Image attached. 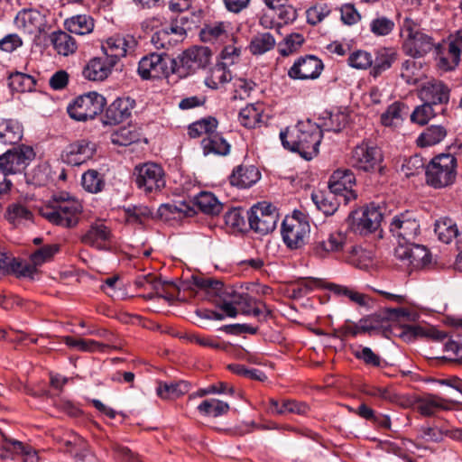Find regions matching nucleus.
<instances>
[{"label": "nucleus", "instance_id": "1", "mask_svg": "<svg viewBox=\"0 0 462 462\" xmlns=\"http://www.w3.org/2000/svg\"><path fill=\"white\" fill-rule=\"evenodd\" d=\"M280 139L284 148L299 152L306 160H311L319 153L322 130L318 125L307 121L298 124L291 132L281 131Z\"/></svg>", "mask_w": 462, "mask_h": 462}, {"label": "nucleus", "instance_id": "2", "mask_svg": "<svg viewBox=\"0 0 462 462\" xmlns=\"http://www.w3.org/2000/svg\"><path fill=\"white\" fill-rule=\"evenodd\" d=\"M81 212V203L69 195L56 196L40 209L41 216L50 223L67 228L78 225Z\"/></svg>", "mask_w": 462, "mask_h": 462}, {"label": "nucleus", "instance_id": "3", "mask_svg": "<svg viewBox=\"0 0 462 462\" xmlns=\"http://www.w3.org/2000/svg\"><path fill=\"white\" fill-rule=\"evenodd\" d=\"M194 284L203 289L208 297H217L216 304L226 313V316L236 318L238 314L237 306L246 293H241L232 286H225L220 281L210 278L193 277Z\"/></svg>", "mask_w": 462, "mask_h": 462}, {"label": "nucleus", "instance_id": "4", "mask_svg": "<svg viewBox=\"0 0 462 462\" xmlns=\"http://www.w3.org/2000/svg\"><path fill=\"white\" fill-rule=\"evenodd\" d=\"M457 177V159L449 153L435 156L426 168V182L442 189L452 185Z\"/></svg>", "mask_w": 462, "mask_h": 462}, {"label": "nucleus", "instance_id": "5", "mask_svg": "<svg viewBox=\"0 0 462 462\" xmlns=\"http://www.w3.org/2000/svg\"><path fill=\"white\" fill-rule=\"evenodd\" d=\"M383 155L381 149L375 144L363 141L351 152V165L365 172H374L382 171Z\"/></svg>", "mask_w": 462, "mask_h": 462}, {"label": "nucleus", "instance_id": "6", "mask_svg": "<svg viewBox=\"0 0 462 462\" xmlns=\"http://www.w3.org/2000/svg\"><path fill=\"white\" fill-rule=\"evenodd\" d=\"M134 176L137 188L145 193L161 191L166 185L163 169L154 162L136 165Z\"/></svg>", "mask_w": 462, "mask_h": 462}, {"label": "nucleus", "instance_id": "7", "mask_svg": "<svg viewBox=\"0 0 462 462\" xmlns=\"http://www.w3.org/2000/svg\"><path fill=\"white\" fill-rule=\"evenodd\" d=\"M105 106L106 98L102 95L97 92H88L78 97L68 106V113L71 118L77 121H87L100 114Z\"/></svg>", "mask_w": 462, "mask_h": 462}, {"label": "nucleus", "instance_id": "8", "mask_svg": "<svg viewBox=\"0 0 462 462\" xmlns=\"http://www.w3.org/2000/svg\"><path fill=\"white\" fill-rule=\"evenodd\" d=\"M462 56V28L451 33L447 43L436 46L438 67L448 71L458 66Z\"/></svg>", "mask_w": 462, "mask_h": 462}, {"label": "nucleus", "instance_id": "9", "mask_svg": "<svg viewBox=\"0 0 462 462\" xmlns=\"http://www.w3.org/2000/svg\"><path fill=\"white\" fill-rule=\"evenodd\" d=\"M34 158L32 146L19 145L0 156V171L5 176L23 173Z\"/></svg>", "mask_w": 462, "mask_h": 462}, {"label": "nucleus", "instance_id": "10", "mask_svg": "<svg viewBox=\"0 0 462 462\" xmlns=\"http://www.w3.org/2000/svg\"><path fill=\"white\" fill-rule=\"evenodd\" d=\"M310 226L305 217L293 215L286 217L282 226V236L285 245L291 249L304 245L310 236Z\"/></svg>", "mask_w": 462, "mask_h": 462}, {"label": "nucleus", "instance_id": "11", "mask_svg": "<svg viewBox=\"0 0 462 462\" xmlns=\"http://www.w3.org/2000/svg\"><path fill=\"white\" fill-rule=\"evenodd\" d=\"M210 58L209 50L207 47H193L185 51L180 57L176 65H172L171 74H177L180 78H185L198 69L204 68Z\"/></svg>", "mask_w": 462, "mask_h": 462}, {"label": "nucleus", "instance_id": "12", "mask_svg": "<svg viewBox=\"0 0 462 462\" xmlns=\"http://www.w3.org/2000/svg\"><path fill=\"white\" fill-rule=\"evenodd\" d=\"M247 215L250 227L261 235L273 231L278 221L275 207L266 201L253 206Z\"/></svg>", "mask_w": 462, "mask_h": 462}, {"label": "nucleus", "instance_id": "13", "mask_svg": "<svg viewBox=\"0 0 462 462\" xmlns=\"http://www.w3.org/2000/svg\"><path fill=\"white\" fill-rule=\"evenodd\" d=\"M347 245V235L335 230L319 240L315 241L310 247L311 254L319 259L337 258L345 252Z\"/></svg>", "mask_w": 462, "mask_h": 462}, {"label": "nucleus", "instance_id": "14", "mask_svg": "<svg viewBox=\"0 0 462 462\" xmlns=\"http://www.w3.org/2000/svg\"><path fill=\"white\" fill-rule=\"evenodd\" d=\"M176 60L162 54L152 53L141 59L138 64V74L143 79H161L169 77Z\"/></svg>", "mask_w": 462, "mask_h": 462}, {"label": "nucleus", "instance_id": "15", "mask_svg": "<svg viewBox=\"0 0 462 462\" xmlns=\"http://www.w3.org/2000/svg\"><path fill=\"white\" fill-rule=\"evenodd\" d=\"M390 231L399 244H408L419 236L420 225L413 213L406 211L393 217Z\"/></svg>", "mask_w": 462, "mask_h": 462}, {"label": "nucleus", "instance_id": "16", "mask_svg": "<svg viewBox=\"0 0 462 462\" xmlns=\"http://www.w3.org/2000/svg\"><path fill=\"white\" fill-rule=\"evenodd\" d=\"M394 254L404 265L411 269H421L431 261L430 254L425 246L412 243H400L395 248Z\"/></svg>", "mask_w": 462, "mask_h": 462}, {"label": "nucleus", "instance_id": "17", "mask_svg": "<svg viewBox=\"0 0 462 462\" xmlns=\"http://www.w3.org/2000/svg\"><path fill=\"white\" fill-rule=\"evenodd\" d=\"M80 241L97 250L108 251L115 243V237L109 226L102 221H97L81 236Z\"/></svg>", "mask_w": 462, "mask_h": 462}, {"label": "nucleus", "instance_id": "18", "mask_svg": "<svg viewBox=\"0 0 462 462\" xmlns=\"http://www.w3.org/2000/svg\"><path fill=\"white\" fill-rule=\"evenodd\" d=\"M137 46V40L131 34L115 35L108 38L102 45L106 58L111 64H116L120 58L134 51Z\"/></svg>", "mask_w": 462, "mask_h": 462}, {"label": "nucleus", "instance_id": "19", "mask_svg": "<svg viewBox=\"0 0 462 462\" xmlns=\"http://www.w3.org/2000/svg\"><path fill=\"white\" fill-rule=\"evenodd\" d=\"M382 219L383 214L379 208L371 204L351 217L350 226L355 233L367 235L378 229Z\"/></svg>", "mask_w": 462, "mask_h": 462}, {"label": "nucleus", "instance_id": "20", "mask_svg": "<svg viewBox=\"0 0 462 462\" xmlns=\"http://www.w3.org/2000/svg\"><path fill=\"white\" fill-rule=\"evenodd\" d=\"M96 144L87 139H79L68 144L61 152V161L71 166H79L92 158Z\"/></svg>", "mask_w": 462, "mask_h": 462}, {"label": "nucleus", "instance_id": "21", "mask_svg": "<svg viewBox=\"0 0 462 462\" xmlns=\"http://www.w3.org/2000/svg\"><path fill=\"white\" fill-rule=\"evenodd\" d=\"M356 185V178L350 170H337L331 175L328 181V189L335 196L342 197L345 203H348L356 198L353 189Z\"/></svg>", "mask_w": 462, "mask_h": 462}, {"label": "nucleus", "instance_id": "22", "mask_svg": "<svg viewBox=\"0 0 462 462\" xmlns=\"http://www.w3.org/2000/svg\"><path fill=\"white\" fill-rule=\"evenodd\" d=\"M324 69L323 62L314 55H306L295 60L288 71V76L293 79H316Z\"/></svg>", "mask_w": 462, "mask_h": 462}, {"label": "nucleus", "instance_id": "23", "mask_svg": "<svg viewBox=\"0 0 462 462\" xmlns=\"http://www.w3.org/2000/svg\"><path fill=\"white\" fill-rule=\"evenodd\" d=\"M49 13V10L44 7H41L40 9H23L18 13L15 21L17 25L21 27L24 32L36 34L45 30L47 24L46 17Z\"/></svg>", "mask_w": 462, "mask_h": 462}, {"label": "nucleus", "instance_id": "24", "mask_svg": "<svg viewBox=\"0 0 462 462\" xmlns=\"http://www.w3.org/2000/svg\"><path fill=\"white\" fill-rule=\"evenodd\" d=\"M434 39L423 31L402 42L403 52L413 58H421L433 49L436 50Z\"/></svg>", "mask_w": 462, "mask_h": 462}, {"label": "nucleus", "instance_id": "25", "mask_svg": "<svg viewBox=\"0 0 462 462\" xmlns=\"http://www.w3.org/2000/svg\"><path fill=\"white\" fill-rule=\"evenodd\" d=\"M134 100L130 97H118L106 109L103 123L118 125L128 119L134 106Z\"/></svg>", "mask_w": 462, "mask_h": 462}, {"label": "nucleus", "instance_id": "26", "mask_svg": "<svg viewBox=\"0 0 462 462\" xmlns=\"http://www.w3.org/2000/svg\"><path fill=\"white\" fill-rule=\"evenodd\" d=\"M420 97L430 105L446 104L449 100V88L441 81H429L420 88Z\"/></svg>", "mask_w": 462, "mask_h": 462}, {"label": "nucleus", "instance_id": "27", "mask_svg": "<svg viewBox=\"0 0 462 462\" xmlns=\"http://www.w3.org/2000/svg\"><path fill=\"white\" fill-rule=\"evenodd\" d=\"M261 174L253 165H239L234 169L229 177L232 186L246 189L255 184L260 180Z\"/></svg>", "mask_w": 462, "mask_h": 462}, {"label": "nucleus", "instance_id": "28", "mask_svg": "<svg viewBox=\"0 0 462 462\" xmlns=\"http://www.w3.org/2000/svg\"><path fill=\"white\" fill-rule=\"evenodd\" d=\"M114 66L106 58H93L85 66L83 76L88 80L102 81L108 77Z\"/></svg>", "mask_w": 462, "mask_h": 462}, {"label": "nucleus", "instance_id": "29", "mask_svg": "<svg viewBox=\"0 0 462 462\" xmlns=\"http://www.w3.org/2000/svg\"><path fill=\"white\" fill-rule=\"evenodd\" d=\"M450 402V401L436 394H425L419 396L416 410L421 415L429 417L434 415L439 410L449 409Z\"/></svg>", "mask_w": 462, "mask_h": 462}, {"label": "nucleus", "instance_id": "30", "mask_svg": "<svg viewBox=\"0 0 462 462\" xmlns=\"http://www.w3.org/2000/svg\"><path fill=\"white\" fill-rule=\"evenodd\" d=\"M309 411V406L304 402L285 399L281 402L274 399L270 400L269 411L272 414L285 415L288 413H294L298 415H306Z\"/></svg>", "mask_w": 462, "mask_h": 462}, {"label": "nucleus", "instance_id": "31", "mask_svg": "<svg viewBox=\"0 0 462 462\" xmlns=\"http://www.w3.org/2000/svg\"><path fill=\"white\" fill-rule=\"evenodd\" d=\"M161 218L169 220L171 218L191 217L195 214V210L186 201H177L174 203L162 204L157 210Z\"/></svg>", "mask_w": 462, "mask_h": 462}, {"label": "nucleus", "instance_id": "32", "mask_svg": "<svg viewBox=\"0 0 462 462\" xmlns=\"http://www.w3.org/2000/svg\"><path fill=\"white\" fill-rule=\"evenodd\" d=\"M161 218L169 220L171 218L191 217L195 214V210L186 201H177L174 203L162 204L157 210Z\"/></svg>", "mask_w": 462, "mask_h": 462}, {"label": "nucleus", "instance_id": "33", "mask_svg": "<svg viewBox=\"0 0 462 462\" xmlns=\"http://www.w3.org/2000/svg\"><path fill=\"white\" fill-rule=\"evenodd\" d=\"M51 42L57 53L62 56L71 55L78 49L76 40L63 31L53 32L51 34Z\"/></svg>", "mask_w": 462, "mask_h": 462}, {"label": "nucleus", "instance_id": "34", "mask_svg": "<svg viewBox=\"0 0 462 462\" xmlns=\"http://www.w3.org/2000/svg\"><path fill=\"white\" fill-rule=\"evenodd\" d=\"M193 204L207 215H218L223 209V204L211 192L201 191L193 199Z\"/></svg>", "mask_w": 462, "mask_h": 462}, {"label": "nucleus", "instance_id": "35", "mask_svg": "<svg viewBox=\"0 0 462 462\" xmlns=\"http://www.w3.org/2000/svg\"><path fill=\"white\" fill-rule=\"evenodd\" d=\"M23 137V127L14 120L0 119V143L4 144H15Z\"/></svg>", "mask_w": 462, "mask_h": 462}, {"label": "nucleus", "instance_id": "36", "mask_svg": "<svg viewBox=\"0 0 462 462\" xmlns=\"http://www.w3.org/2000/svg\"><path fill=\"white\" fill-rule=\"evenodd\" d=\"M408 115V106L402 102H393L381 116V123L387 127H397L402 125Z\"/></svg>", "mask_w": 462, "mask_h": 462}, {"label": "nucleus", "instance_id": "37", "mask_svg": "<svg viewBox=\"0 0 462 462\" xmlns=\"http://www.w3.org/2000/svg\"><path fill=\"white\" fill-rule=\"evenodd\" d=\"M201 146L205 155H226L230 152V144L220 134L215 132H212L208 136L202 139Z\"/></svg>", "mask_w": 462, "mask_h": 462}, {"label": "nucleus", "instance_id": "38", "mask_svg": "<svg viewBox=\"0 0 462 462\" xmlns=\"http://www.w3.org/2000/svg\"><path fill=\"white\" fill-rule=\"evenodd\" d=\"M238 312L240 311L244 315L254 316L259 321L266 319L270 311L266 308L265 304L249 296L247 293L245 295L241 302L236 307Z\"/></svg>", "mask_w": 462, "mask_h": 462}, {"label": "nucleus", "instance_id": "39", "mask_svg": "<svg viewBox=\"0 0 462 462\" xmlns=\"http://www.w3.org/2000/svg\"><path fill=\"white\" fill-rule=\"evenodd\" d=\"M65 29L75 34L85 35L94 29V20L87 14H77L64 21Z\"/></svg>", "mask_w": 462, "mask_h": 462}, {"label": "nucleus", "instance_id": "40", "mask_svg": "<svg viewBox=\"0 0 462 462\" xmlns=\"http://www.w3.org/2000/svg\"><path fill=\"white\" fill-rule=\"evenodd\" d=\"M232 79L233 77L227 66L219 62L210 69L205 79V84L212 89H217Z\"/></svg>", "mask_w": 462, "mask_h": 462}, {"label": "nucleus", "instance_id": "41", "mask_svg": "<svg viewBox=\"0 0 462 462\" xmlns=\"http://www.w3.org/2000/svg\"><path fill=\"white\" fill-rule=\"evenodd\" d=\"M63 342L68 346L83 352H106L107 349L116 348L109 344H102L93 339L74 338L69 336L64 337Z\"/></svg>", "mask_w": 462, "mask_h": 462}, {"label": "nucleus", "instance_id": "42", "mask_svg": "<svg viewBox=\"0 0 462 462\" xmlns=\"http://www.w3.org/2000/svg\"><path fill=\"white\" fill-rule=\"evenodd\" d=\"M321 119L325 131L339 132L347 125L348 115L341 109H336L324 112Z\"/></svg>", "mask_w": 462, "mask_h": 462}, {"label": "nucleus", "instance_id": "43", "mask_svg": "<svg viewBox=\"0 0 462 462\" xmlns=\"http://www.w3.org/2000/svg\"><path fill=\"white\" fill-rule=\"evenodd\" d=\"M405 341H411L417 336H427L436 341H442L447 338V334L443 331L438 330L435 328H430L427 331L419 326H402V331L399 335Z\"/></svg>", "mask_w": 462, "mask_h": 462}, {"label": "nucleus", "instance_id": "44", "mask_svg": "<svg viewBox=\"0 0 462 462\" xmlns=\"http://www.w3.org/2000/svg\"><path fill=\"white\" fill-rule=\"evenodd\" d=\"M326 288L335 296L337 297H346L351 302L358 305V306H365L367 304V296L364 293H361L356 291L353 288L340 285L337 283H328Z\"/></svg>", "mask_w": 462, "mask_h": 462}, {"label": "nucleus", "instance_id": "45", "mask_svg": "<svg viewBox=\"0 0 462 462\" xmlns=\"http://www.w3.org/2000/svg\"><path fill=\"white\" fill-rule=\"evenodd\" d=\"M374 254L361 246H353L345 256V262L359 269H367L373 263Z\"/></svg>", "mask_w": 462, "mask_h": 462}, {"label": "nucleus", "instance_id": "46", "mask_svg": "<svg viewBox=\"0 0 462 462\" xmlns=\"http://www.w3.org/2000/svg\"><path fill=\"white\" fill-rule=\"evenodd\" d=\"M447 135V130L442 125H433L424 129L417 138L420 147H428L439 143Z\"/></svg>", "mask_w": 462, "mask_h": 462}, {"label": "nucleus", "instance_id": "47", "mask_svg": "<svg viewBox=\"0 0 462 462\" xmlns=\"http://www.w3.org/2000/svg\"><path fill=\"white\" fill-rule=\"evenodd\" d=\"M400 36L403 41L421 32V20L414 17L413 14L406 13L403 15L399 14Z\"/></svg>", "mask_w": 462, "mask_h": 462}, {"label": "nucleus", "instance_id": "48", "mask_svg": "<svg viewBox=\"0 0 462 462\" xmlns=\"http://www.w3.org/2000/svg\"><path fill=\"white\" fill-rule=\"evenodd\" d=\"M231 30L230 23L214 22L206 25L201 34L205 41H223L229 36Z\"/></svg>", "mask_w": 462, "mask_h": 462}, {"label": "nucleus", "instance_id": "49", "mask_svg": "<svg viewBox=\"0 0 462 462\" xmlns=\"http://www.w3.org/2000/svg\"><path fill=\"white\" fill-rule=\"evenodd\" d=\"M400 75L410 85H414L422 78V63L415 59H408L402 63Z\"/></svg>", "mask_w": 462, "mask_h": 462}, {"label": "nucleus", "instance_id": "50", "mask_svg": "<svg viewBox=\"0 0 462 462\" xmlns=\"http://www.w3.org/2000/svg\"><path fill=\"white\" fill-rule=\"evenodd\" d=\"M262 115L261 105L250 104L240 110L238 120L245 127L254 128L261 123Z\"/></svg>", "mask_w": 462, "mask_h": 462}, {"label": "nucleus", "instance_id": "51", "mask_svg": "<svg viewBox=\"0 0 462 462\" xmlns=\"http://www.w3.org/2000/svg\"><path fill=\"white\" fill-rule=\"evenodd\" d=\"M434 231L439 239L445 244H449L458 234L456 223L449 217L438 219Z\"/></svg>", "mask_w": 462, "mask_h": 462}, {"label": "nucleus", "instance_id": "52", "mask_svg": "<svg viewBox=\"0 0 462 462\" xmlns=\"http://www.w3.org/2000/svg\"><path fill=\"white\" fill-rule=\"evenodd\" d=\"M189 384L184 381L160 383L157 387V394L163 399H175L187 393Z\"/></svg>", "mask_w": 462, "mask_h": 462}, {"label": "nucleus", "instance_id": "53", "mask_svg": "<svg viewBox=\"0 0 462 462\" xmlns=\"http://www.w3.org/2000/svg\"><path fill=\"white\" fill-rule=\"evenodd\" d=\"M36 81L31 75L14 72L8 78V86L16 92H29L35 88Z\"/></svg>", "mask_w": 462, "mask_h": 462}, {"label": "nucleus", "instance_id": "54", "mask_svg": "<svg viewBox=\"0 0 462 462\" xmlns=\"http://www.w3.org/2000/svg\"><path fill=\"white\" fill-rule=\"evenodd\" d=\"M311 199L318 209L327 216L333 215L337 210L339 203L331 192L327 195L322 192L312 193Z\"/></svg>", "mask_w": 462, "mask_h": 462}, {"label": "nucleus", "instance_id": "55", "mask_svg": "<svg viewBox=\"0 0 462 462\" xmlns=\"http://www.w3.org/2000/svg\"><path fill=\"white\" fill-rule=\"evenodd\" d=\"M230 407L227 402L218 399L203 401L199 406V411L204 416L219 417L228 412Z\"/></svg>", "mask_w": 462, "mask_h": 462}, {"label": "nucleus", "instance_id": "56", "mask_svg": "<svg viewBox=\"0 0 462 462\" xmlns=\"http://www.w3.org/2000/svg\"><path fill=\"white\" fill-rule=\"evenodd\" d=\"M275 43L276 41L270 32L259 33L252 39L249 49L254 55H261L273 50Z\"/></svg>", "mask_w": 462, "mask_h": 462}, {"label": "nucleus", "instance_id": "57", "mask_svg": "<svg viewBox=\"0 0 462 462\" xmlns=\"http://www.w3.org/2000/svg\"><path fill=\"white\" fill-rule=\"evenodd\" d=\"M65 445L68 447V451L74 454L79 462H85L94 458L88 450L85 440L78 435H74L72 439L66 440Z\"/></svg>", "mask_w": 462, "mask_h": 462}, {"label": "nucleus", "instance_id": "58", "mask_svg": "<svg viewBox=\"0 0 462 462\" xmlns=\"http://www.w3.org/2000/svg\"><path fill=\"white\" fill-rule=\"evenodd\" d=\"M217 127V121L213 117H208L197 121L189 126L188 134L191 138H198L202 135L208 136Z\"/></svg>", "mask_w": 462, "mask_h": 462}, {"label": "nucleus", "instance_id": "59", "mask_svg": "<svg viewBox=\"0 0 462 462\" xmlns=\"http://www.w3.org/2000/svg\"><path fill=\"white\" fill-rule=\"evenodd\" d=\"M81 184L85 190L97 193L104 188L105 182L102 175L96 170H88L82 174Z\"/></svg>", "mask_w": 462, "mask_h": 462}, {"label": "nucleus", "instance_id": "60", "mask_svg": "<svg viewBox=\"0 0 462 462\" xmlns=\"http://www.w3.org/2000/svg\"><path fill=\"white\" fill-rule=\"evenodd\" d=\"M139 138V133L132 127H121L111 135L112 143L120 146L130 145L137 142Z\"/></svg>", "mask_w": 462, "mask_h": 462}, {"label": "nucleus", "instance_id": "61", "mask_svg": "<svg viewBox=\"0 0 462 462\" xmlns=\"http://www.w3.org/2000/svg\"><path fill=\"white\" fill-rule=\"evenodd\" d=\"M59 245L56 244L44 245L31 254V262L37 267L42 265L52 259L59 252Z\"/></svg>", "mask_w": 462, "mask_h": 462}, {"label": "nucleus", "instance_id": "62", "mask_svg": "<svg viewBox=\"0 0 462 462\" xmlns=\"http://www.w3.org/2000/svg\"><path fill=\"white\" fill-rule=\"evenodd\" d=\"M394 22L386 16H377L370 23V31L375 36H386L394 29Z\"/></svg>", "mask_w": 462, "mask_h": 462}, {"label": "nucleus", "instance_id": "63", "mask_svg": "<svg viewBox=\"0 0 462 462\" xmlns=\"http://www.w3.org/2000/svg\"><path fill=\"white\" fill-rule=\"evenodd\" d=\"M32 217V212L22 203L10 204L6 209V218L15 224L22 220H29Z\"/></svg>", "mask_w": 462, "mask_h": 462}, {"label": "nucleus", "instance_id": "64", "mask_svg": "<svg viewBox=\"0 0 462 462\" xmlns=\"http://www.w3.org/2000/svg\"><path fill=\"white\" fill-rule=\"evenodd\" d=\"M347 62L354 69H366L373 64V57L370 52L358 50L348 56Z\"/></svg>", "mask_w": 462, "mask_h": 462}]
</instances>
